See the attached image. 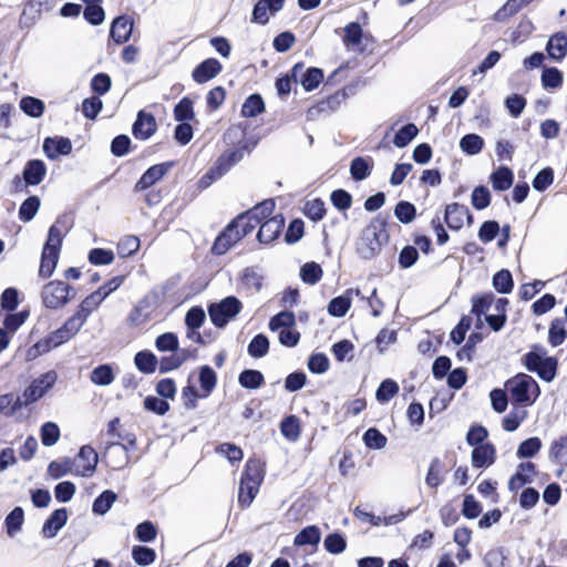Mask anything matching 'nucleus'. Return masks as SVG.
Instances as JSON below:
<instances>
[{
    "label": "nucleus",
    "instance_id": "1",
    "mask_svg": "<svg viewBox=\"0 0 567 567\" xmlns=\"http://www.w3.org/2000/svg\"><path fill=\"white\" fill-rule=\"evenodd\" d=\"M388 241L385 223L374 218L364 227L357 244L359 255L364 259H371L380 254L382 246Z\"/></svg>",
    "mask_w": 567,
    "mask_h": 567
},
{
    "label": "nucleus",
    "instance_id": "2",
    "mask_svg": "<svg viewBox=\"0 0 567 567\" xmlns=\"http://www.w3.org/2000/svg\"><path fill=\"white\" fill-rule=\"evenodd\" d=\"M63 239V231L54 224L49 229L47 243L42 250L41 262L39 268V276L42 278H49L55 270L60 247Z\"/></svg>",
    "mask_w": 567,
    "mask_h": 567
},
{
    "label": "nucleus",
    "instance_id": "3",
    "mask_svg": "<svg viewBox=\"0 0 567 567\" xmlns=\"http://www.w3.org/2000/svg\"><path fill=\"white\" fill-rule=\"evenodd\" d=\"M506 391L511 398L525 405L533 404L539 395L537 382L529 375L520 373L505 383Z\"/></svg>",
    "mask_w": 567,
    "mask_h": 567
},
{
    "label": "nucleus",
    "instance_id": "4",
    "mask_svg": "<svg viewBox=\"0 0 567 567\" xmlns=\"http://www.w3.org/2000/svg\"><path fill=\"white\" fill-rule=\"evenodd\" d=\"M74 290L63 281H50L41 292L43 305L49 309L63 308L73 297Z\"/></svg>",
    "mask_w": 567,
    "mask_h": 567
},
{
    "label": "nucleus",
    "instance_id": "5",
    "mask_svg": "<svg viewBox=\"0 0 567 567\" xmlns=\"http://www.w3.org/2000/svg\"><path fill=\"white\" fill-rule=\"evenodd\" d=\"M58 373L50 370L35 378L21 393L24 404L30 405L42 399L56 383Z\"/></svg>",
    "mask_w": 567,
    "mask_h": 567
},
{
    "label": "nucleus",
    "instance_id": "6",
    "mask_svg": "<svg viewBox=\"0 0 567 567\" xmlns=\"http://www.w3.org/2000/svg\"><path fill=\"white\" fill-rule=\"evenodd\" d=\"M240 310V302L235 297H227L218 303L209 307L208 313L216 327H224Z\"/></svg>",
    "mask_w": 567,
    "mask_h": 567
},
{
    "label": "nucleus",
    "instance_id": "7",
    "mask_svg": "<svg viewBox=\"0 0 567 567\" xmlns=\"http://www.w3.org/2000/svg\"><path fill=\"white\" fill-rule=\"evenodd\" d=\"M74 475L81 477H91L99 463V455L90 445H83L76 456L72 460Z\"/></svg>",
    "mask_w": 567,
    "mask_h": 567
},
{
    "label": "nucleus",
    "instance_id": "8",
    "mask_svg": "<svg viewBox=\"0 0 567 567\" xmlns=\"http://www.w3.org/2000/svg\"><path fill=\"white\" fill-rule=\"evenodd\" d=\"M526 365L545 381H551L556 375V361L553 358H542L536 353L526 357Z\"/></svg>",
    "mask_w": 567,
    "mask_h": 567
},
{
    "label": "nucleus",
    "instance_id": "9",
    "mask_svg": "<svg viewBox=\"0 0 567 567\" xmlns=\"http://www.w3.org/2000/svg\"><path fill=\"white\" fill-rule=\"evenodd\" d=\"M244 237V233L235 226L233 221L227 228L216 238L213 245V252L216 255H224L236 243Z\"/></svg>",
    "mask_w": 567,
    "mask_h": 567
},
{
    "label": "nucleus",
    "instance_id": "10",
    "mask_svg": "<svg viewBox=\"0 0 567 567\" xmlns=\"http://www.w3.org/2000/svg\"><path fill=\"white\" fill-rule=\"evenodd\" d=\"M444 219L451 229L458 230L466 221H472V215L466 206L453 203L446 206Z\"/></svg>",
    "mask_w": 567,
    "mask_h": 567
},
{
    "label": "nucleus",
    "instance_id": "11",
    "mask_svg": "<svg viewBox=\"0 0 567 567\" xmlns=\"http://www.w3.org/2000/svg\"><path fill=\"white\" fill-rule=\"evenodd\" d=\"M128 460L127 449L121 443H112L105 450L104 461L114 471L124 468Z\"/></svg>",
    "mask_w": 567,
    "mask_h": 567
},
{
    "label": "nucleus",
    "instance_id": "12",
    "mask_svg": "<svg viewBox=\"0 0 567 567\" xmlns=\"http://www.w3.org/2000/svg\"><path fill=\"white\" fill-rule=\"evenodd\" d=\"M284 224L285 220L281 215H276L268 218L267 220L261 223L259 227V231L257 234L258 240L261 244L272 243L280 235Z\"/></svg>",
    "mask_w": 567,
    "mask_h": 567
},
{
    "label": "nucleus",
    "instance_id": "13",
    "mask_svg": "<svg viewBox=\"0 0 567 567\" xmlns=\"http://www.w3.org/2000/svg\"><path fill=\"white\" fill-rule=\"evenodd\" d=\"M102 302L103 300L101 299V296L94 291L81 301L71 318L82 328L91 313L94 312Z\"/></svg>",
    "mask_w": 567,
    "mask_h": 567
},
{
    "label": "nucleus",
    "instance_id": "14",
    "mask_svg": "<svg viewBox=\"0 0 567 567\" xmlns=\"http://www.w3.org/2000/svg\"><path fill=\"white\" fill-rule=\"evenodd\" d=\"M81 329L70 317L59 329L48 336L49 342H51L53 348H58L74 338Z\"/></svg>",
    "mask_w": 567,
    "mask_h": 567
},
{
    "label": "nucleus",
    "instance_id": "15",
    "mask_svg": "<svg viewBox=\"0 0 567 567\" xmlns=\"http://www.w3.org/2000/svg\"><path fill=\"white\" fill-rule=\"evenodd\" d=\"M155 117L151 113L140 111L133 125V134L136 138L147 140L156 132Z\"/></svg>",
    "mask_w": 567,
    "mask_h": 567
},
{
    "label": "nucleus",
    "instance_id": "16",
    "mask_svg": "<svg viewBox=\"0 0 567 567\" xmlns=\"http://www.w3.org/2000/svg\"><path fill=\"white\" fill-rule=\"evenodd\" d=\"M536 472L535 466L530 462L522 463L518 465L516 473L511 477L508 482V488L512 492H516L522 488L525 484L532 483Z\"/></svg>",
    "mask_w": 567,
    "mask_h": 567
},
{
    "label": "nucleus",
    "instance_id": "17",
    "mask_svg": "<svg viewBox=\"0 0 567 567\" xmlns=\"http://www.w3.org/2000/svg\"><path fill=\"white\" fill-rule=\"evenodd\" d=\"M472 464L476 468L491 466L495 461V449L491 443L475 446L472 451Z\"/></svg>",
    "mask_w": 567,
    "mask_h": 567
},
{
    "label": "nucleus",
    "instance_id": "18",
    "mask_svg": "<svg viewBox=\"0 0 567 567\" xmlns=\"http://www.w3.org/2000/svg\"><path fill=\"white\" fill-rule=\"evenodd\" d=\"M72 151L71 142L64 137H48L43 143V152L45 155L54 159L60 155H68Z\"/></svg>",
    "mask_w": 567,
    "mask_h": 567
},
{
    "label": "nucleus",
    "instance_id": "19",
    "mask_svg": "<svg viewBox=\"0 0 567 567\" xmlns=\"http://www.w3.org/2000/svg\"><path fill=\"white\" fill-rule=\"evenodd\" d=\"M220 71L221 64L216 59H207L193 71V79L197 83H205L215 78Z\"/></svg>",
    "mask_w": 567,
    "mask_h": 567
},
{
    "label": "nucleus",
    "instance_id": "20",
    "mask_svg": "<svg viewBox=\"0 0 567 567\" xmlns=\"http://www.w3.org/2000/svg\"><path fill=\"white\" fill-rule=\"evenodd\" d=\"M133 30V22L130 18L122 16L117 17L111 25V37L116 43L126 42Z\"/></svg>",
    "mask_w": 567,
    "mask_h": 567
},
{
    "label": "nucleus",
    "instance_id": "21",
    "mask_svg": "<svg viewBox=\"0 0 567 567\" xmlns=\"http://www.w3.org/2000/svg\"><path fill=\"white\" fill-rule=\"evenodd\" d=\"M68 512L65 508L55 509L45 520L42 533L47 538L54 537L58 532L66 524Z\"/></svg>",
    "mask_w": 567,
    "mask_h": 567
},
{
    "label": "nucleus",
    "instance_id": "22",
    "mask_svg": "<svg viewBox=\"0 0 567 567\" xmlns=\"http://www.w3.org/2000/svg\"><path fill=\"white\" fill-rule=\"evenodd\" d=\"M47 167L40 159H33L27 163L23 169V179L27 185H39L44 178Z\"/></svg>",
    "mask_w": 567,
    "mask_h": 567
},
{
    "label": "nucleus",
    "instance_id": "23",
    "mask_svg": "<svg viewBox=\"0 0 567 567\" xmlns=\"http://www.w3.org/2000/svg\"><path fill=\"white\" fill-rule=\"evenodd\" d=\"M168 171V166L165 164H158L150 167L138 179L135 185L137 190H144L152 185H154L157 181H159Z\"/></svg>",
    "mask_w": 567,
    "mask_h": 567
},
{
    "label": "nucleus",
    "instance_id": "24",
    "mask_svg": "<svg viewBox=\"0 0 567 567\" xmlns=\"http://www.w3.org/2000/svg\"><path fill=\"white\" fill-rule=\"evenodd\" d=\"M198 381L200 398H207L217 384V375L210 367L203 365L198 370Z\"/></svg>",
    "mask_w": 567,
    "mask_h": 567
},
{
    "label": "nucleus",
    "instance_id": "25",
    "mask_svg": "<svg viewBox=\"0 0 567 567\" xmlns=\"http://www.w3.org/2000/svg\"><path fill=\"white\" fill-rule=\"evenodd\" d=\"M489 181L495 190L503 192L512 186L514 174L508 167L501 166L492 173Z\"/></svg>",
    "mask_w": 567,
    "mask_h": 567
},
{
    "label": "nucleus",
    "instance_id": "26",
    "mask_svg": "<svg viewBox=\"0 0 567 567\" xmlns=\"http://www.w3.org/2000/svg\"><path fill=\"white\" fill-rule=\"evenodd\" d=\"M264 480L262 464L258 460H248L245 471L241 475L240 482L244 484H258L260 485Z\"/></svg>",
    "mask_w": 567,
    "mask_h": 567
},
{
    "label": "nucleus",
    "instance_id": "27",
    "mask_svg": "<svg viewBox=\"0 0 567 567\" xmlns=\"http://www.w3.org/2000/svg\"><path fill=\"white\" fill-rule=\"evenodd\" d=\"M206 318L204 310L199 307L190 308L185 317V323L192 332L188 333L190 339H200V334L196 331L202 327Z\"/></svg>",
    "mask_w": 567,
    "mask_h": 567
},
{
    "label": "nucleus",
    "instance_id": "28",
    "mask_svg": "<svg viewBox=\"0 0 567 567\" xmlns=\"http://www.w3.org/2000/svg\"><path fill=\"white\" fill-rule=\"evenodd\" d=\"M547 52L554 60H561L567 54V37L559 32L554 34L547 43Z\"/></svg>",
    "mask_w": 567,
    "mask_h": 567
},
{
    "label": "nucleus",
    "instance_id": "29",
    "mask_svg": "<svg viewBox=\"0 0 567 567\" xmlns=\"http://www.w3.org/2000/svg\"><path fill=\"white\" fill-rule=\"evenodd\" d=\"M115 379L114 368L111 364H101L94 368L90 374L92 383L99 386H107Z\"/></svg>",
    "mask_w": 567,
    "mask_h": 567
},
{
    "label": "nucleus",
    "instance_id": "30",
    "mask_svg": "<svg viewBox=\"0 0 567 567\" xmlns=\"http://www.w3.org/2000/svg\"><path fill=\"white\" fill-rule=\"evenodd\" d=\"M241 158V154L236 151L225 152L212 167V174H216L215 176L221 177L228 169Z\"/></svg>",
    "mask_w": 567,
    "mask_h": 567
},
{
    "label": "nucleus",
    "instance_id": "31",
    "mask_svg": "<svg viewBox=\"0 0 567 567\" xmlns=\"http://www.w3.org/2000/svg\"><path fill=\"white\" fill-rule=\"evenodd\" d=\"M373 168V159L371 157H355L350 165V173L353 179H365Z\"/></svg>",
    "mask_w": 567,
    "mask_h": 567
},
{
    "label": "nucleus",
    "instance_id": "32",
    "mask_svg": "<svg viewBox=\"0 0 567 567\" xmlns=\"http://www.w3.org/2000/svg\"><path fill=\"white\" fill-rule=\"evenodd\" d=\"M507 303L508 300L505 298L496 299L494 305V310L496 311V313L486 316V321L494 331L501 330L506 321L505 312Z\"/></svg>",
    "mask_w": 567,
    "mask_h": 567
},
{
    "label": "nucleus",
    "instance_id": "33",
    "mask_svg": "<svg viewBox=\"0 0 567 567\" xmlns=\"http://www.w3.org/2000/svg\"><path fill=\"white\" fill-rule=\"evenodd\" d=\"M27 406L22 401V394L14 396L11 393L0 394V415H13L21 408Z\"/></svg>",
    "mask_w": 567,
    "mask_h": 567
},
{
    "label": "nucleus",
    "instance_id": "34",
    "mask_svg": "<svg viewBox=\"0 0 567 567\" xmlns=\"http://www.w3.org/2000/svg\"><path fill=\"white\" fill-rule=\"evenodd\" d=\"M352 290H348L344 295L333 298L328 306V312L333 317H343L351 306Z\"/></svg>",
    "mask_w": 567,
    "mask_h": 567
},
{
    "label": "nucleus",
    "instance_id": "35",
    "mask_svg": "<svg viewBox=\"0 0 567 567\" xmlns=\"http://www.w3.org/2000/svg\"><path fill=\"white\" fill-rule=\"evenodd\" d=\"M363 32L359 23L352 22L346 25L343 42L349 50L359 49Z\"/></svg>",
    "mask_w": 567,
    "mask_h": 567
},
{
    "label": "nucleus",
    "instance_id": "36",
    "mask_svg": "<svg viewBox=\"0 0 567 567\" xmlns=\"http://www.w3.org/2000/svg\"><path fill=\"white\" fill-rule=\"evenodd\" d=\"M320 539L321 533L319 528L315 525H311L307 526L296 535L293 544L296 546L318 545Z\"/></svg>",
    "mask_w": 567,
    "mask_h": 567
},
{
    "label": "nucleus",
    "instance_id": "37",
    "mask_svg": "<svg viewBox=\"0 0 567 567\" xmlns=\"http://www.w3.org/2000/svg\"><path fill=\"white\" fill-rule=\"evenodd\" d=\"M532 1L533 0H507V2L495 12L494 19L496 21H505L507 18L517 13Z\"/></svg>",
    "mask_w": 567,
    "mask_h": 567
},
{
    "label": "nucleus",
    "instance_id": "38",
    "mask_svg": "<svg viewBox=\"0 0 567 567\" xmlns=\"http://www.w3.org/2000/svg\"><path fill=\"white\" fill-rule=\"evenodd\" d=\"M567 338V323L561 319L551 322L548 331V342L553 347L560 346Z\"/></svg>",
    "mask_w": 567,
    "mask_h": 567
},
{
    "label": "nucleus",
    "instance_id": "39",
    "mask_svg": "<svg viewBox=\"0 0 567 567\" xmlns=\"http://www.w3.org/2000/svg\"><path fill=\"white\" fill-rule=\"evenodd\" d=\"M134 363L143 373H153L156 370L157 359L151 351H140L135 354Z\"/></svg>",
    "mask_w": 567,
    "mask_h": 567
},
{
    "label": "nucleus",
    "instance_id": "40",
    "mask_svg": "<svg viewBox=\"0 0 567 567\" xmlns=\"http://www.w3.org/2000/svg\"><path fill=\"white\" fill-rule=\"evenodd\" d=\"M275 202L272 199L264 200L262 203L256 205L254 208L248 210L250 217L256 219L257 223H264L268 218L272 217L275 210Z\"/></svg>",
    "mask_w": 567,
    "mask_h": 567
},
{
    "label": "nucleus",
    "instance_id": "41",
    "mask_svg": "<svg viewBox=\"0 0 567 567\" xmlns=\"http://www.w3.org/2000/svg\"><path fill=\"white\" fill-rule=\"evenodd\" d=\"M48 473L52 478H60L68 474L74 475L73 463L71 458H61L53 461L48 466Z\"/></svg>",
    "mask_w": 567,
    "mask_h": 567
},
{
    "label": "nucleus",
    "instance_id": "42",
    "mask_svg": "<svg viewBox=\"0 0 567 567\" xmlns=\"http://www.w3.org/2000/svg\"><path fill=\"white\" fill-rule=\"evenodd\" d=\"M483 146L484 140L477 134H467L460 141V148L468 155L478 154L483 150Z\"/></svg>",
    "mask_w": 567,
    "mask_h": 567
},
{
    "label": "nucleus",
    "instance_id": "43",
    "mask_svg": "<svg viewBox=\"0 0 567 567\" xmlns=\"http://www.w3.org/2000/svg\"><path fill=\"white\" fill-rule=\"evenodd\" d=\"M265 110V104L260 95L252 94L246 99L245 103L241 107V114L245 117H255L258 114L262 113Z\"/></svg>",
    "mask_w": 567,
    "mask_h": 567
},
{
    "label": "nucleus",
    "instance_id": "44",
    "mask_svg": "<svg viewBox=\"0 0 567 567\" xmlns=\"http://www.w3.org/2000/svg\"><path fill=\"white\" fill-rule=\"evenodd\" d=\"M116 501V494L112 491H104L93 503L92 511L97 515H104Z\"/></svg>",
    "mask_w": 567,
    "mask_h": 567
},
{
    "label": "nucleus",
    "instance_id": "45",
    "mask_svg": "<svg viewBox=\"0 0 567 567\" xmlns=\"http://www.w3.org/2000/svg\"><path fill=\"white\" fill-rule=\"evenodd\" d=\"M399 392V385L395 381L386 379L381 382L377 390L375 398L380 403L389 402Z\"/></svg>",
    "mask_w": 567,
    "mask_h": 567
},
{
    "label": "nucleus",
    "instance_id": "46",
    "mask_svg": "<svg viewBox=\"0 0 567 567\" xmlns=\"http://www.w3.org/2000/svg\"><path fill=\"white\" fill-rule=\"evenodd\" d=\"M363 442L369 449L381 450L385 447L388 439L378 429L370 427L363 434Z\"/></svg>",
    "mask_w": 567,
    "mask_h": 567
},
{
    "label": "nucleus",
    "instance_id": "47",
    "mask_svg": "<svg viewBox=\"0 0 567 567\" xmlns=\"http://www.w3.org/2000/svg\"><path fill=\"white\" fill-rule=\"evenodd\" d=\"M238 382L246 389H258L264 383V375L257 370H245L239 374Z\"/></svg>",
    "mask_w": 567,
    "mask_h": 567
},
{
    "label": "nucleus",
    "instance_id": "48",
    "mask_svg": "<svg viewBox=\"0 0 567 567\" xmlns=\"http://www.w3.org/2000/svg\"><path fill=\"white\" fill-rule=\"evenodd\" d=\"M195 117L193 101L188 97L182 99L174 109V118L178 122L192 121Z\"/></svg>",
    "mask_w": 567,
    "mask_h": 567
},
{
    "label": "nucleus",
    "instance_id": "49",
    "mask_svg": "<svg viewBox=\"0 0 567 567\" xmlns=\"http://www.w3.org/2000/svg\"><path fill=\"white\" fill-rule=\"evenodd\" d=\"M41 442L45 446L54 445L60 439V429L56 423L47 422L41 426Z\"/></svg>",
    "mask_w": 567,
    "mask_h": 567
},
{
    "label": "nucleus",
    "instance_id": "50",
    "mask_svg": "<svg viewBox=\"0 0 567 567\" xmlns=\"http://www.w3.org/2000/svg\"><path fill=\"white\" fill-rule=\"evenodd\" d=\"M24 520V513L21 507H16L4 520L7 533L9 536H13L21 529V526Z\"/></svg>",
    "mask_w": 567,
    "mask_h": 567
},
{
    "label": "nucleus",
    "instance_id": "51",
    "mask_svg": "<svg viewBox=\"0 0 567 567\" xmlns=\"http://www.w3.org/2000/svg\"><path fill=\"white\" fill-rule=\"evenodd\" d=\"M419 133L417 127L410 123L399 130L395 134L393 143L396 147H405Z\"/></svg>",
    "mask_w": 567,
    "mask_h": 567
},
{
    "label": "nucleus",
    "instance_id": "52",
    "mask_svg": "<svg viewBox=\"0 0 567 567\" xmlns=\"http://www.w3.org/2000/svg\"><path fill=\"white\" fill-rule=\"evenodd\" d=\"M323 546L328 553L338 555L344 551L347 542L341 534L332 533L324 538Z\"/></svg>",
    "mask_w": 567,
    "mask_h": 567
},
{
    "label": "nucleus",
    "instance_id": "53",
    "mask_svg": "<svg viewBox=\"0 0 567 567\" xmlns=\"http://www.w3.org/2000/svg\"><path fill=\"white\" fill-rule=\"evenodd\" d=\"M258 484H244L243 482L239 483V489H238V503L243 507H248L255 499L258 491H259Z\"/></svg>",
    "mask_w": 567,
    "mask_h": 567
},
{
    "label": "nucleus",
    "instance_id": "54",
    "mask_svg": "<svg viewBox=\"0 0 567 567\" xmlns=\"http://www.w3.org/2000/svg\"><path fill=\"white\" fill-rule=\"evenodd\" d=\"M258 484H244L243 482L239 483V489H238V503L243 507H248L255 499L258 491H259Z\"/></svg>",
    "mask_w": 567,
    "mask_h": 567
},
{
    "label": "nucleus",
    "instance_id": "55",
    "mask_svg": "<svg viewBox=\"0 0 567 567\" xmlns=\"http://www.w3.org/2000/svg\"><path fill=\"white\" fill-rule=\"evenodd\" d=\"M322 80V71L317 68H310L302 74L300 82L306 91H312L321 83Z\"/></svg>",
    "mask_w": 567,
    "mask_h": 567
},
{
    "label": "nucleus",
    "instance_id": "56",
    "mask_svg": "<svg viewBox=\"0 0 567 567\" xmlns=\"http://www.w3.org/2000/svg\"><path fill=\"white\" fill-rule=\"evenodd\" d=\"M281 434L289 441H296L300 436L299 420L290 415L281 422Z\"/></svg>",
    "mask_w": 567,
    "mask_h": 567
},
{
    "label": "nucleus",
    "instance_id": "57",
    "mask_svg": "<svg viewBox=\"0 0 567 567\" xmlns=\"http://www.w3.org/2000/svg\"><path fill=\"white\" fill-rule=\"evenodd\" d=\"M21 110L33 117H39L43 114L44 103L35 97L27 96L20 101Z\"/></svg>",
    "mask_w": 567,
    "mask_h": 567
},
{
    "label": "nucleus",
    "instance_id": "58",
    "mask_svg": "<svg viewBox=\"0 0 567 567\" xmlns=\"http://www.w3.org/2000/svg\"><path fill=\"white\" fill-rule=\"evenodd\" d=\"M40 207V199L37 196L27 198L20 206L19 217L23 221H30Z\"/></svg>",
    "mask_w": 567,
    "mask_h": 567
},
{
    "label": "nucleus",
    "instance_id": "59",
    "mask_svg": "<svg viewBox=\"0 0 567 567\" xmlns=\"http://www.w3.org/2000/svg\"><path fill=\"white\" fill-rule=\"evenodd\" d=\"M295 326V316L290 311H282L276 315L269 322L271 331H280L282 329H289Z\"/></svg>",
    "mask_w": 567,
    "mask_h": 567
},
{
    "label": "nucleus",
    "instance_id": "60",
    "mask_svg": "<svg viewBox=\"0 0 567 567\" xmlns=\"http://www.w3.org/2000/svg\"><path fill=\"white\" fill-rule=\"evenodd\" d=\"M443 480L444 477L441 462L435 458L430 464L427 474L425 476V483L429 487L435 488L442 484Z\"/></svg>",
    "mask_w": 567,
    "mask_h": 567
},
{
    "label": "nucleus",
    "instance_id": "61",
    "mask_svg": "<svg viewBox=\"0 0 567 567\" xmlns=\"http://www.w3.org/2000/svg\"><path fill=\"white\" fill-rule=\"evenodd\" d=\"M269 350L268 338L264 334H257L248 346V353L252 358H261Z\"/></svg>",
    "mask_w": 567,
    "mask_h": 567
},
{
    "label": "nucleus",
    "instance_id": "62",
    "mask_svg": "<svg viewBox=\"0 0 567 567\" xmlns=\"http://www.w3.org/2000/svg\"><path fill=\"white\" fill-rule=\"evenodd\" d=\"M300 275L305 282L315 285L321 279L322 269L320 265L313 261L307 262L301 267Z\"/></svg>",
    "mask_w": 567,
    "mask_h": 567
},
{
    "label": "nucleus",
    "instance_id": "63",
    "mask_svg": "<svg viewBox=\"0 0 567 567\" xmlns=\"http://www.w3.org/2000/svg\"><path fill=\"white\" fill-rule=\"evenodd\" d=\"M178 338L173 332H165L158 336L155 340V347L158 351H176L178 349Z\"/></svg>",
    "mask_w": 567,
    "mask_h": 567
},
{
    "label": "nucleus",
    "instance_id": "64",
    "mask_svg": "<svg viewBox=\"0 0 567 567\" xmlns=\"http://www.w3.org/2000/svg\"><path fill=\"white\" fill-rule=\"evenodd\" d=\"M550 454L558 463L567 465V436H561L553 443Z\"/></svg>",
    "mask_w": 567,
    "mask_h": 567
}]
</instances>
